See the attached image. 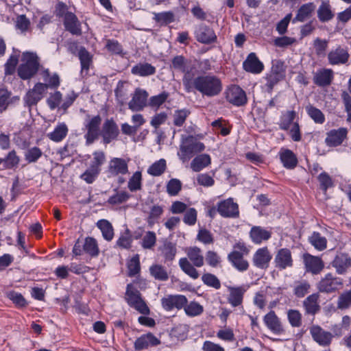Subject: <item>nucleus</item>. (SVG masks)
<instances>
[{"instance_id": "13", "label": "nucleus", "mask_w": 351, "mask_h": 351, "mask_svg": "<svg viewBox=\"0 0 351 351\" xmlns=\"http://www.w3.org/2000/svg\"><path fill=\"white\" fill-rule=\"evenodd\" d=\"M285 71L286 66L285 65L284 61L280 60H274L272 61L271 74L268 77L269 82V88L270 90L272 88V86L274 84L284 78Z\"/></svg>"}, {"instance_id": "38", "label": "nucleus", "mask_w": 351, "mask_h": 351, "mask_svg": "<svg viewBox=\"0 0 351 351\" xmlns=\"http://www.w3.org/2000/svg\"><path fill=\"white\" fill-rule=\"evenodd\" d=\"M159 250L161 252L165 261H173L177 252L175 244L169 241H165L164 244L159 247Z\"/></svg>"}, {"instance_id": "59", "label": "nucleus", "mask_w": 351, "mask_h": 351, "mask_svg": "<svg viewBox=\"0 0 351 351\" xmlns=\"http://www.w3.org/2000/svg\"><path fill=\"white\" fill-rule=\"evenodd\" d=\"M288 319L293 327H299L302 324V315L297 310H289L287 313Z\"/></svg>"}, {"instance_id": "34", "label": "nucleus", "mask_w": 351, "mask_h": 351, "mask_svg": "<svg viewBox=\"0 0 351 351\" xmlns=\"http://www.w3.org/2000/svg\"><path fill=\"white\" fill-rule=\"evenodd\" d=\"M315 9V5L313 3L303 4L298 9L297 14L293 21L304 22L311 16L312 13L314 12Z\"/></svg>"}, {"instance_id": "47", "label": "nucleus", "mask_w": 351, "mask_h": 351, "mask_svg": "<svg viewBox=\"0 0 351 351\" xmlns=\"http://www.w3.org/2000/svg\"><path fill=\"white\" fill-rule=\"evenodd\" d=\"M129 190L132 192L141 189L142 187V174L141 171H136L130 178L128 184Z\"/></svg>"}, {"instance_id": "61", "label": "nucleus", "mask_w": 351, "mask_h": 351, "mask_svg": "<svg viewBox=\"0 0 351 351\" xmlns=\"http://www.w3.org/2000/svg\"><path fill=\"white\" fill-rule=\"evenodd\" d=\"M130 196L128 192L121 191L111 196L108 199V203L111 204H120L128 201Z\"/></svg>"}, {"instance_id": "54", "label": "nucleus", "mask_w": 351, "mask_h": 351, "mask_svg": "<svg viewBox=\"0 0 351 351\" xmlns=\"http://www.w3.org/2000/svg\"><path fill=\"white\" fill-rule=\"evenodd\" d=\"M78 56L81 62L82 71H88L92 62L90 53L84 48H81L78 52Z\"/></svg>"}, {"instance_id": "10", "label": "nucleus", "mask_w": 351, "mask_h": 351, "mask_svg": "<svg viewBox=\"0 0 351 351\" xmlns=\"http://www.w3.org/2000/svg\"><path fill=\"white\" fill-rule=\"evenodd\" d=\"M226 99L234 106H240L247 102V97L244 90L239 86L233 85L226 91Z\"/></svg>"}, {"instance_id": "32", "label": "nucleus", "mask_w": 351, "mask_h": 351, "mask_svg": "<svg viewBox=\"0 0 351 351\" xmlns=\"http://www.w3.org/2000/svg\"><path fill=\"white\" fill-rule=\"evenodd\" d=\"M228 260L239 271H245L247 269L249 264L246 260L243 258V254L240 252L234 250L228 254Z\"/></svg>"}, {"instance_id": "9", "label": "nucleus", "mask_w": 351, "mask_h": 351, "mask_svg": "<svg viewBox=\"0 0 351 351\" xmlns=\"http://www.w3.org/2000/svg\"><path fill=\"white\" fill-rule=\"evenodd\" d=\"M187 302V298L183 295H168L161 299L162 306L167 311L181 309Z\"/></svg>"}, {"instance_id": "39", "label": "nucleus", "mask_w": 351, "mask_h": 351, "mask_svg": "<svg viewBox=\"0 0 351 351\" xmlns=\"http://www.w3.org/2000/svg\"><path fill=\"white\" fill-rule=\"evenodd\" d=\"M97 227L101 231L103 237L107 241H111L114 237V230L111 223L106 220L101 219L97 223Z\"/></svg>"}, {"instance_id": "6", "label": "nucleus", "mask_w": 351, "mask_h": 351, "mask_svg": "<svg viewBox=\"0 0 351 351\" xmlns=\"http://www.w3.org/2000/svg\"><path fill=\"white\" fill-rule=\"evenodd\" d=\"M126 300L128 304L143 315H148L149 309L142 299L140 292L132 285H128L126 291Z\"/></svg>"}, {"instance_id": "51", "label": "nucleus", "mask_w": 351, "mask_h": 351, "mask_svg": "<svg viewBox=\"0 0 351 351\" xmlns=\"http://www.w3.org/2000/svg\"><path fill=\"white\" fill-rule=\"evenodd\" d=\"M243 291L239 288H232L230 289V295L228 298L229 302L233 306L240 305L243 300Z\"/></svg>"}, {"instance_id": "2", "label": "nucleus", "mask_w": 351, "mask_h": 351, "mask_svg": "<svg viewBox=\"0 0 351 351\" xmlns=\"http://www.w3.org/2000/svg\"><path fill=\"white\" fill-rule=\"evenodd\" d=\"M195 90L207 97H214L222 90V84L219 78L215 75H207L196 77Z\"/></svg>"}, {"instance_id": "64", "label": "nucleus", "mask_w": 351, "mask_h": 351, "mask_svg": "<svg viewBox=\"0 0 351 351\" xmlns=\"http://www.w3.org/2000/svg\"><path fill=\"white\" fill-rule=\"evenodd\" d=\"M101 169L90 167L81 176L82 179L88 184L93 183L95 178L97 177Z\"/></svg>"}, {"instance_id": "42", "label": "nucleus", "mask_w": 351, "mask_h": 351, "mask_svg": "<svg viewBox=\"0 0 351 351\" xmlns=\"http://www.w3.org/2000/svg\"><path fill=\"white\" fill-rule=\"evenodd\" d=\"M151 275L156 280L165 281L168 280L169 275L165 267L161 265L155 264L150 267Z\"/></svg>"}, {"instance_id": "60", "label": "nucleus", "mask_w": 351, "mask_h": 351, "mask_svg": "<svg viewBox=\"0 0 351 351\" xmlns=\"http://www.w3.org/2000/svg\"><path fill=\"white\" fill-rule=\"evenodd\" d=\"M202 280L205 285L217 289H219L221 287V283L219 279L212 274L208 273L204 274L202 276Z\"/></svg>"}, {"instance_id": "5", "label": "nucleus", "mask_w": 351, "mask_h": 351, "mask_svg": "<svg viewBox=\"0 0 351 351\" xmlns=\"http://www.w3.org/2000/svg\"><path fill=\"white\" fill-rule=\"evenodd\" d=\"M343 280L331 273L326 274L317 284V289L320 293L331 294L342 288Z\"/></svg>"}, {"instance_id": "50", "label": "nucleus", "mask_w": 351, "mask_h": 351, "mask_svg": "<svg viewBox=\"0 0 351 351\" xmlns=\"http://www.w3.org/2000/svg\"><path fill=\"white\" fill-rule=\"evenodd\" d=\"M154 19L162 25H167L174 21V14L171 12H164L160 13H154Z\"/></svg>"}, {"instance_id": "12", "label": "nucleus", "mask_w": 351, "mask_h": 351, "mask_svg": "<svg viewBox=\"0 0 351 351\" xmlns=\"http://www.w3.org/2000/svg\"><path fill=\"white\" fill-rule=\"evenodd\" d=\"M148 93L146 90L136 88L128 103L129 108L134 112L141 111L147 106Z\"/></svg>"}, {"instance_id": "11", "label": "nucleus", "mask_w": 351, "mask_h": 351, "mask_svg": "<svg viewBox=\"0 0 351 351\" xmlns=\"http://www.w3.org/2000/svg\"><path fill=\"white\" fill-rule=\"evenodd\" d=\"M303 262L306 271L312 274H319L324 267V263L320 257L308 253L303 255Z\"/></svg>"}, {"instance_id": "25", "label": "nucleus", "mask_w": 351, "mask_h": 351, "mask_svg": "<svg viewBox=\"0 0 351 351\" xmlns=\"http://www.w3.org/2000/svg\"><path fill=\"white\" fill-rule=\"evenodd\" d=\"M160 341L152 334L148 333L138 337L134 342V348L137 350L147 348L149 346H156Z\"/></svg>"}, {"instance_id": "57", "label": "nucleus", "mask_w": 351, "mask_h": 351, "mask_svg": "<svg viewBox=\"0 0 351 351\" xmlns=\"http://www.w3.org/2000/svg\"><path fill=\"white\" fill-rule=\"evenodd\" d=\"M297 40L295 38L287 36L277 37L274 39L273 43L276 47L285 48L293 45L296 43Z\"/></svg>"}, {"instance_id": "40", "label": "nucleus", "mask_w": 351, "mask_h": 351, "mask_svg": "<svg viewBox=\"0 0 351 351\" xmlns=\"http://www.w3.org/2000/svg\"><path fill=\"white\" fill-rule=\"evenodd\" d=\"M311 244L317 250L322 251L327 247V240L319 232H314L308 239Z\"/></svg>"}, {"instance_id": "26", "label": "nucleus", "mask_w": 351, "mask_h": 351, "mask_svg": "<svg viewBox=\"0 0 351 351\" xmlns=\"http://www.w3.org/2000/svg\"><path fill=\"white\" fill-rule=\"evenodd\" d=\"M64 26L72 34L80 35V23L77 16L72 12H67L64 16Z\"/></svg>"}, {"instance_id": "1", "label": "nucleus", "mask_w": 351, "mask_h": 351, "mask_svg": "<svg viewBox=\"0 0 351 351\" xmlns=\"http://www.w3.org/2000/svg\"><path fill=\"white\" fill-rule=\"evenodd\" d=\"M185 252L187 258H181L179 260V266L184 274L196 280L199 274L195 267H201L204 264L202 252L199 247L193 246L186 248Z\"/></svg>"}, {"instance_id": "56", "label": "nucleus", "mask_w": 351, "mask_h": 351, "mask_svg": "<svg viewBox=\"0 0 351 351\" xmlns=\"http://www.w3.org/2000/svg\"><path fill=\"white\" fill-rule=\"evenodd\" d=\"M156 235L152 231H148L142 239L141 245L144 249H152L156 244Z\"/></svg>"}, {"instance_id": "45", "label": "nucleus", "mask_w": 351, "mask_h": 351, "mask_svg": "<svg viewBox=\"0 0 351 351\" xmlns=\"http://www.w3.org/2000/svg\"><path fill=\"white\" fill-rule=\"evenodd\" d=\"M295 117L296 112L294 110L286 111L281 116L280 128L283 130H288Z\"/></svg>"}, {"instance_id": "24", "label": "nucleus", "mask_w": 351, "mask_h": 351, "mask_svg": "<svg viewBox=\"0 0 351 351\" xmlns=\"http://www.w3.org/2000/svg\"><path fill=\"white\" fill-rule=\"evenodd\" d=\"M332 264L339 274H343L351 267V258L346 254H340L335 257Z\"/></svg>"}, {"instance_id": "58", "label": "nucleus", "mask_w": 351, "mask_h": 351, "mask_svg": "<svg viewBox=\"0 0 351 351\" xmlns=\"http://www.w3.org/2000/svg\"><path fill=\"white\" fill-rule=\"evenodd\" d=\"M181 189L182 182L176 178L171 179L167 184V192L172 196L178 195Z\"/></svg>"}, {"instance_id": "22", "label": "nucleus", "mask_w": 351, "mask_h": 351, "mask_svg": "<svg viewBox=\"0 0 351 351\" xmlns=\"http://www.w3.org/2000/svg\"><path fill=\"white\" fill-rule=\"evenodd\" d=\"M319 300V293H314L305 298L302 304L306 313L315 315L320 310Z\"/></svg>"}, {"instance_id": "62", "label": "nucleus", "mask_w": 351, "mask_h": 351, "mask_svg": "<svg viewBox=\"0 0 351 351\" xmlns=\"http://www.w3.org/2000/svg\"><path fill=\"white\" fill-rule=\"evenodd\" d=\"M43 154L42 151L40 148L37 147H34L30 149H29L25 154V160H27L29 162H34L37 161V160L41 157Z\"/></svg>"}, {"instance_id": "35", "label": "nucleus", "mask_w": 351, "mask_h": 351, "mask_svg": "<svg viewBox=\"0 0 351 351\" xmlns=\"http://www.w3.org/2000/svg\"><path fill=\"white\" fill-rule=\"evenodd\" d=\"M311 288V285L307 280H298L293 285V293L296 298H302L310 292Z\"/></svg>"}, {"instance_id": "36", "label": "nucleus", "mask_w": 351, "mask_h": 351, "mask_svg": "<svg viewBox=\"0 0 351 351\" xmlns=\"http://www.w3.org/2000/svg\"><path fill=\"white\" fill-rule=\"evenodd\" d=\"M40 75L45 83L47 89L49 88H57L60 85V78L57 73L51 75L48 69H43L40 72Z\"/></svg>"}, {"instance_id": "18", "label": "nucleus", "mask_w": 351, "mask_h": 351, "mask_svg": "<svg viewBox=\"0 0 351 351\" xmlns=\"http://www.w3.org/2000/svg\"><path fill=\"white\" fill-rule=\"evenodd\" d=\"M348 130L341 128L338 130H332L327 133L325 142L328 146L337 147L341 145L346 138Z\"/></svg>"}, {"instance_id": "20", "label": "nucleus", "mask_w": 351, "mask_h": 351, "mask_svg": "<svg viewBox=\"0 0 351 351\" xmlns=\"http://www.w3.org/2000/svg\"><path fill=\"white\" fill-rule=\"evenodd\" d=\"M348 58V52L341 47L330 51L328 54V62L332 65L346 64Z\"/></svg>"}, {"instance_id": "27", "label": "nucleus", "mask_w": 351, "mask_h": 351, "mask_svg": "<svg viewBox=\"0 0 351 351\" xmlns=\"http://www.w3.org/2000/svg\"><path fill=\"white\" fill-rule=\"evenodd\" d=\"M109 171L112 175L126 174L128 172V163L124 159L114 158L110 161Z\"/></svg>"}, {"instance_id": "23", "label": "nucleus", "mask_w": 351, "mask_h": 351, "mask_svg": "<svg viewBox=\"0 0 351 351\" xmlns=\"http://www.w3.org/2000/svg\"><path fill=\"white\" fill-rule=\"evenodd\" d=\"M243 66L246 71L252 73H261L263 69V64L254 53L248 55L243 63Z\"/></svg>"}, {"instance_id": "16", "label": "nucleus", "mask_w": 351, "mask_h": 351, "mask_svg": "<svg viewBox=\"0 0 351 351\" xmlns=\"http://www.w3.org/2000/svg\"><path fill=\"white\" fill-rule=\"evenodd\" d=\"M217 210L224 217H237L239 214L238 204L232 198L220 202L217 205Z\"/></svg>"}, {"instance_id": "31", "label": "nucleus", "mask_w": 351, "mask_h": 351, "mask_svg": "<svg viewBox=\"0 0 351 351\" xmlns=\"http://www.w3.org/2000/svg\"><path fill=\"white\" fill-rule=\"evenodd\" d=\"M211 158L208 154H199L195 157L191 162V168L195 172H199L205 167L210 165Z\"/></svg>"}, {"instance_id": "33", "label": "nucleus", "mask_w": 351, "mask_h": 351, "mask_svg": "<svg viewBox=\"0 0 351 351\" xmlns=\"http://www.w3.org/2000/svg\"><path fill=\"white\" fill-rule=\"evenodd\" d=\"M131 72L135 75L146 77L154 75L156 73V68L147 62L138 63L132 68Z\"/></svg>"}, {"instance_id": "63", "label": "nucleus", "mask_w": 351, "mask_h": 351, "mask_svg": "<svg viewBox=\"0 0 351 351\" xmlns=\"http://www.w3.org/2000/svg\"><path fill=\"white\" fill-rule=\"evenodd\" d=\"M128 274L130 276H134L140 271V261L138 255L132 257L128 265Z\"/></svg>"}, {"instance_id": "3", "label": "nucleus", "mask_w": 351, "mask_h": 351, "mask_svg": "<svg viewBox=\"0 0 351 351\" xmlns=\"http://www.w3.org/2000/svg\"><path fill=\"white\" fill-rule=\"evenodd\" d=\"M21 60L23 62L18 68V75L23 80H29L38 71V57L36 53L26 52L23 53Z\"/></svg>"}, {"instance_id": "21", "label": "nucleus", "mask_w": 351, "mask_h": 351, "mask_svg": "<svg viewBox=\"0 0 351 351\" xmlns=\"http://www.w3.org/2000/svg\"><path fill=\"white\" fill-rule=\"evenodd\" d=\"M334 77L333 71L330 69H322L316 72L313 82L319 86H326L331 84Z\"/></svg>"}, {"instance_id": "14", "label": "nucleus", "mask_w": 351, "mask_h": 351, "mask_svg": "<svg viewBox=\"0 0 351 351\" xmlns=\"http://www.w3.org/2000/svg\"><path fill=\"white\" fill-rule=\"evenodd\" d=\"M119 131L117 123L112 119H106L102 125L100 132L104 143H110L119 135Z\"/></svg>"}, {"instance_id": "17", "label": "nucleus", "mask_w": 351, "mask_h": 351, "mask_svg": "<svg viewBox=\"0 0 351 351\" xmlns=\"http://www.w3.org/2000/svg\"><path fill=\"white\" fill-rule=\"evenodd\" d=\"M310 332L313 340L322 346H329L333 337L331 332L325 331L319 326H313Z\"/></svg>"}, {"instance_id": "52", "label": "nucleus", "mask_w": 351, "mask_h": 351, "mask_svg": "<svg viewBox=\"0 0 351 351\" xmlns=\"http://www.w3.org/2000/svg\"><path fill=\"white\" fill-rule=\"evenodd\" d=\"M317 180L319 182L320 189L324 192H326L329 188H331L334 186L332 178L326 172L321 173L318 176Z\"/></svg>"}, {"instance_id": "7", "label": "nucleus", "mask_w": 351, "mask_h": 351, "mask_svg": "<svg viewBox=\"0 0 351 351\" xmlns=\"http://www.w3.org/2000/svg\"><path fill=\"white\" fill-rule=\"evenodd\" d=\"M101 122V118L99 115L93 117H88V119L85 124L86 129L87 130V132L84 136L86 145L92 144L98 138Z\"/></svg>"}, {"instance_id": "8", "label": "nucleus", "mask_w": 351, "mask_h": 351, "mask_svg": "<svg viewBox=\"0 0 351 351\" xmlns=\"http://www.w3.org/2000/svg\"><path fill=\"white\" fill-rule=\"evenodd\" d=\"M47 86L41 82L36 83L34 87L29 89L25 97L24 101L28 106H32L37 104L47 93Z\"/></svg>"}, {"instance_id": "28", "label": "nucleus", "mask_w": 351, "mask_h": 351, "mask_svg": "<svg viewBox=\"0 0 351 351\" xmlns=\"http://www.w3.org/2000/svg\"><path fill=\"white\" fill-rule=\"evenodd\" d=\"M265 322L274 333L280 334L283 332L281 322L274 311H270L265 315Z\"/></svg>"}, {"instance_id": "19", "label": "nucleus", "mask_w": 351, "mask_h": 351, "mask_svg": "<svg viewBox=\"0 0 351 351\" xmlns=\"http://www.w3.org/2000/svg\"><path fill=\"white\" fill-rule=\"evenodd\" d=\"M276 266L280 269H285L293 265L291 251L287 248L280 249L275 257Z\"/></svg>"}, {"instance_id": "46", "label": "nucleus", "mask_w": 351, "mask_h": 351, "mask_svg": "<svg viewBox=\"0 0 351 351\" xmlns=\"http://www.w3.org/2000/svg\"><path fill=\"white\" fill-rule=\"evenodd\" d=\"M166 167L165 160L160 159L149 167L147 173L153 176H159L164 173L166 169Z\"/></svg>"}, {"instance_id": "41", "label": "nucleus", "mask_w": 351, "mask_h": 351, "mask_svg": "<svg viewBox=\"0 0 351 351\" xmlns=\"http://www.w3.org/2000/svg\"><path fill=\"white\" fill-rule=\"evenodd\" d=\"M83 250L93 257L98 256L99 250L97 241L92 237H86L83 245Z\"/></svg>"}, {"instance_id": "43", "label": "nucleus", "mask_w": 351, "mask_h": 351, "mask_svg": "<svg viewBox=\"0 0 351 351\" xmlns=\"http://www.w3.org/2000/svg\"><path fill=\"white\" fill-rule=\"evenodd\" d=\"M337 306L340 310H346L351 307V289L346 290L339 294Z\"/></svg>"}, {"instance_id": "53", "label": "nucleus", "mask_w": 351, "mask_h": 351, "mask_svg": "<svg viewBox=\"0 0 351 351\" xmlns=\"http://www.w3.org/2000/svg\"><path fill=\"white\" fill-rule=\"evenodd\" d=\"M190 113L191 112L185 108L175 110L173 114V124L178 127L182 126Z\"/></svg>"}, {"instance_id": "15", "label": "nucleus", "mask_w": 351, "mask_h": 351, "mask_svg": "<svg viewBox=\"0 0 351 351\" xmlns=\"http://www.w3.org/2000/svg\"><path fill=\"white\" fill-rule=\"evenodd\" d=\"M195 36L198 42L204 44H209L217 40L214 30L204 24L196 27Z\"/></svg>"}, {"instance_id": "30", "label": "nucleus", "mask_w": 351, "mask_h": 351, "mask_svg": "<svg viewBox=\"0 0 351 351\" xmlns=\"http://www.w3.org/2000/svg\"><path fill=\"white\" fill-rule=\"evenodd\" d=\"M280 158L284 167L287 169H293L297 165V157L290 149H282L280 152Z\"/></svg>"}, {"instance_id": "48", "label": "nucleus", "mask_w": 351, "mask_h": 351, "mask_svg": "<svg viewBox=\"0 0 351 351\" xmlns=\"http://www.w3.org/2000/svg\"><path fill=\"white\" fill-rule=\"evenodd\" d=\"M186 314L191 317H195L201 315L204 311L203 306L196 302H191L189 304L184 306Z\"/></svg>"}, {"instance_id": "49", "label": "nucleus", "mask_w": 351, "mask_h": 351, "mask_svg": "<svg viewBox=\"0 0 351 351\" xmlns=\"http://www.w3.org/2000/svg\"><path fill=\"white\" fill-rule=\"evenodd\" d=\"M169 97V93L166 92H162V93L152 96L149 98L148 106L152 108H155L156 110L158 109L159 107L162 105L165 101Z\"/></svg>"}, {"instance_id": "29", "label": "nucleus", "mask_w": 351, "mask_h": 351, "mask_svg": "<svg viewBox=\"0 0 351 351\" xmlns=\"http://www.w3.org/2000/svg\"><path fill=\"white\" fill-rule=\"evenodd\" d=\"M69 132L68 126L65 123H58L51 132L47 134V137L53 142L62 141Z\"/></svg>"}, {"instance_id": "4", "label": "nucleus", "mask_w": 351, "mask_h": 351, "mask_svg": "<svg viewBox=\"0 0 351 351\" xmlns=\"http://www.w3.org/2000/svg\"><path fill=\"white\" fill-rule=\"evenodd\" d=\"M205 145L198 141L195 137L190 136L182 140L178 153L179 158L182 162L189 161L194 154L204 151Z\"/></svg>"}, {"instance_id": "37", "label": "nucleus", "mask_w": 351, "mask_h": 351, "mask_svg": "<svg viewBox=\"0 0 351 351\" xmlns=\"http://www.w3.org/2000/svg\"><path fill=\"white\" fill-rule=\"evenodd\" d=\"M317 16L322 22H327L334 17L328 1H322L317 10Z\"/></svg>"}, {"instance_id": "55", "label": "nucleus", "mask_w": 351, "mask_h": 351, "mask_svg": "<svg viewBox=\"0 0 351 351\" xmlns=\"http://www.w3.org/2000/svg\"><path fill=\"white\" fill-rule=\"evenodd\" d=\"M184 75L182 79L183 85L184 86L186 92L190 93L195 89L196 78H193V75L190 73L188 69H186V72H183Z\"/></svg>"}, {"instance_id": "44", "label": "nucleus", "mask_w": 351, "mask_h": 351, "mask_svg": "<svg viewBox=\"0 0 351 351\" xmlns=\"http://www.w3.org/2000/svg\"><path fill=\"white\" fill-rule=\"evenodd\" d=\"M308 115L318 124H322L325 121V116L324 113L318 108L309 104L305 108Z\"/></svg>"}]
</instances>
